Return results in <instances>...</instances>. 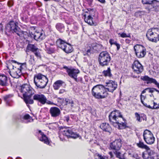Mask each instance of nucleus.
Masks as SVG:
<instances>
[{
	"label": "nucleus",
	"instance_id": "obj_1",
	"mask_svg": "<svg viewBox=\"0 0 159 159\" xmlns=\"http://www.w3.org/2000/svg\"><path fill=\"white\" fill-rule=\"evenodd\" d=\"M91 93L95 98L98 99L104 98L108 95L106 88L102 85H97L94 86L92 89Z\"/></svg>",
	"mask_w": 159,
	"mask_h": 159
},
{
	"label": "nucleus",
	"instance_id": "obj_2",
	"mask_svg": "<svg viewBox=\"0 0 159 159\" xmlns=\"http://www.w3.org/2000/svg\"><path fill=\"white\" fill-rule=\"evenodd\" d=\"M48 82L47 78L41 74H38L34 75V83L36 86L37 89L44 88Z\"/></svg>",
	"mask_w": 159,
	"mask_h": 159
},
{
	"label": "nucleus",
	"instance_id": "obj_3",
	"mask_svg": "<svg viewBox=\"0 0 159 159\" xmlns=\"http://www.w3.org/2000/svg\"><path fill=\"white\" fill-rule=\"evenodd\" d=\"M17 63L18 65L15 67L13 66L12 69L9 72L10 75L14 78H19L22 75V71L26 68V63Z\"/></svg>",
	"mask_w": 159,
	"mask_h": 159
},
{
	"label": "nucleus",
	"instance_id": "obj_4",
	"mask_svg": "<svg viewBox=\"0 0 159 159\" xmlns=\"http://www.w3.org/2000/svg\"><path fill=\"white\" fill-rule=\"evenodd\" d=\"M146 36L148 39L152 42L156 43L159 41V28H152L148 29Z\"/></svg>",
	"mask_w": 159,
	"mask_h": 159
},
{
	"label": "nucleus",
	"instance_id": "obj_5",
	"mask_svg": "<svg viewBox=\"0 0 159 159\" xmlns=\"http://www.w3.org/2000/svg\"><path fill=\"white\" fill-rule=\"evenodd\" d=\"M98 60L100 66L103 67L108 65L111 60V57L108 52L103 51L100 53Z\"/></svg>",
	"mask_w": 159,
	"mask_h": 159
},
{
	"label": "nucleus",
	"instance_id": "obj_6",
	"mask_svg": "<svg viewBox=\"0 0 159 159\" xmlns=\"http://www.w3.org/2000/svg\"><path fill=\"white\" fill-rule=\"evenodd\" d=\"M20 90L23 97H30L34 94V89L29 84H22L20 86Z\"/></svg>",
	"mask_w": 159,
	"mask_h": 159
},
{
	"label": "nucleus",
	"instance_id": "obj_7",
	"mask_svg": "<svg viewBox=\"0 0 159 159\" xmlns=\"http://www.w3.org/2000/svg\"><path fill=\"white\" fill-rule=\"evenodd\" d=\"M136 57L138 58L144 57L146 53L145 48L142 45L136 44L134 47Z\"/></svg>",
	"mask_w": 159,
	"mask_h": 159
},
{
	"label": "nucleus",
	"instance_id": "obj_8",
	"mask_svg": "<svg viewBox=\"0 0 159 159\" xmlns=\"http://www.w3.org/2000/svg\"><path fill=\"white\" fill-rule=\"evenodd\" d=\"M33 99L43 105L45 103L50 105L54 104L52 102L47 100L46 97L43 94L41 93L34 94L33 97Z\"/></svg>",
	"mask_w": 159,
	"mask_h": 159
},
{
	"label": "nucleus",
	"instance_id": "obj_9",
	"mask_svg": "<svg viewBox=\"0 0 159 159\" xmlns=\"http://www.w3.org/2000/svg\"><path fill=\"white\" fill-rule=\"evenodd\" d=\"M143 137L144 140L148 144H152L154 143L155 138L150 131L145 130L143 132Z\"/></svg>",
	"mask_w": 159,
	"mask_h": 159
},
{
	"label": "nucleus",
	"instance_id": "obj_10",
	"mask_svg": "<svg viewBox=\"0 0 159 159\" xmlns=\"http://www.w3.org/2000/svg\"><path fill=\"white\" fill-rule=\"evenodd\" d=\"M142 157L143 159H159V155L153 152L150 149L143 152Z\"/></svg>",
	"mask_w": 159,
	"mask_h": 159
},
{
	"label": "nucleus",
	"instance_id": "obj_11",
	"mask_svg": "<svg viewBox=\"0 0 159 159\" xmlns=\"http://www.w3.org/2000/svg\"><path fill=\"white\" fill-rule=\"evenodd\" d=\"M63 68L66 69V72L71 78L74 79L76 81H77V75L80 73L79 70L78 69L68 68L66 66H64Z\"/></svg>",
	"mask_w": 159,
	"mask_h": 159
},
{
	"label": "nucleus",
	"instance_id": "obj_12",
	"mask_svg": "<svg viewBox=\"0 0 159 159\" xmlns=\"http://www.w3.org/2000/svg\"><path fill=\"white\" fill-rule=\"evenodd\" d=\"M106 86L107 88H106V90H107L108 91L113 92L117 87V84L116 82L115 81L111 80H107L106 83Z\"/></svg>",
	"mask_w": 159,
	"mask_h": 159
},
{
	"label": "nucleus",
	"instance_id": "obj_13",
	"mask_svg": "<svg viewBox=\"0 0 159 159\" xmlns=\"http://www.w3.org/2000/svg\"><path fill=\"white\" fill-rule=\"evenodd\" d=\"M132 68L134 72L138 74L141 73L143 70V66L138 60H135L134 61Z\"/></svg>",
	"mask_w": 159,
	"mask_h": 159
},
{
	"label": "nucleus",
	"instance_id": "obj_14",
	"mask_svg": "<svg viewBox=\"0 0 159 159\" xmlns=\"http://www.w3.org/2000/svg\"><path fill=\"white\" fill-rule=\"evenodd\" d=\"M121 140L119 139L116 140L111 143L110 144V147L111 149L116 151L119 150L121 146Z\"/></svg>",
	"mask_w": 159,
	"mask_h": 159
},
{
	"label": "nucleus",
	"instance_id": "obj_15",
	"mask_svg": "<svg viewBox=\"0 0 159 159\" xmlns=\"http://www.w3.org/2000/svg\"><path fill=\"white\" fill-rule=\"evenodd\" d=\"M30 34L31 37L34 38L35 40L37 41L41 40L45 37L44 34L43 33L36 31L34 34L32 32H30Z\"/></svg>",
	"mask_w": 159,
	"mask_h": 159
},
{
	"label": "nucleus",
	"instance_id": "obj_16",
	"mask_svg": "<svg viewBox=\"0 0 159 159\" xmlns=\"http://www.w3.org/2000/svg\"><path fill=\"white\" fill-rule=\"evenodd\" d=\"M61 132H62L63 135L74 139H76L80 137L79 134L73 132L71 130L65 129L63 131H61Z\"/></svg>",
	"mask_w": 159,
	"mask_h": 159
},
{
	"label": "nucleus",
	"instance_id": "obj_17",
	"mask_svg": "<svg viewBox=\"0 0 159 159\" xmlns=\"http://www.w3.org/2000/svg\"><path fill=\"white\" fill-rule=\"evenodd\" d=\"M86 14L84 13L83 18L84 19L85 21L90 25L93 24V19L90 12L88 11L86 12Z\"/></svg>",
	"mask_w": 159,
	"mask_h": 159
},
{
	"label": "nucleus",
	"instance_id": "obj_18",
	"mask_svg": "<svg viewBox=\"0 0 159 159\" xmlns=\"http://www.w3.org/2000/svg\"><path fill=\"white\" fill-rule=\"evenodd\" d=\"M38 137L40 141L43 142L47 144H49V142L48 139L43 133L40 130L38 131Z\"/></svg>",
	"mask_w": 159,
	"mask_h": 159
},
{
	"label": "nucleus",
	"instance_id": "obj_19",
	"mask_svg": "<svg viewBox=\"0 0 159 159\" xmlns=\"http://www.w3.org/2000/svg\"><path fill=\"white\" fill-rule=\"evenodd\" d=\"M141 79L143 81H147V84L152 83L154 84L159 89V83L157 82L155 79L150 78L146 75L141 77Z\"/></svg>",
	"mask_w": 159,
	"mask_h": 159
},
{
	"label": "nucleus",
	"instance_id": "obj_20",
	"mask_svg": "<svg viewBox=\"0 0 159 159\" xmlns=\"http://www.w3.org/2000/svg\"><path fill=\"white\" fill-rule=\"evenodd\" d=\"M109 119H116L119 118H122L123 119L122 115L118 111H112L109 116Z\"/></svg>",
	"mask_w": 159,
	"mask_h": 159
},
{
	"label": "nucleus",
	"instance_id": "obj_21",
	"mask_svg": "<svg viewBox=\"0 0 159 159\" xmlns=\"http://www.w3.org/2000/svg\"><path fill=\"white\" fill-rule=\"evenodd\" d=\"M50 113L51 116L54 117L58 116L60 114V111L57 107H52L50 109Z\"/></svg>",
	"mask_w": 159,
	"mask_h": 159
},
{
	"label": "nucleus",
	"instance_id": "obj_22",
	"mask_svg": "<svg viewBox=\"0 0 159 159\" xmlns=\"http://www.w3.org/2000/svg\"><path fill=\"white\" fill-rule=\"evenodd\" d=\"M7 78L5 75H0V85L2 86H5L7 85Z\"/></svg>",
	"mask_w": 159,
	"mask_h": 159
},
{
	"label": "nucleus",
	"instance_id": "obj_23",
	"mask_svg": "<svg viewBox=\"0 0 159 159\" xmlns=\"http://www.w3.org/2000/svg\"><path fill=\"white\" fill-rule=\"evenodd\" d=\"M67 43L61 39H59L57 40L56 41V44L57 46L63 49L64 48V47L66 46Z\"/></svg>",
	"mask_w": 159,
	"mask_h": 159
},
{
	"label": "nucleus",
	"instance_id": "obj_24",
	"mask_svg": "<svg viewBox=\"0 0 159 159\" xmlns=\"http://www.w3.org/2000/svg\"><path fill=\"white\" fill-rule=\"evenodd\" d=\"M100 127L103 131L106 132L110 133L111 131V129L108 124L102 123L100 125Z\"/></svg>",
	"mask_w": 159,
	"mask_h": 159
},
{
	"label": "nucleus",
	"instance_id": "obj_25",
	"mask_svg": "<svg viewBox=\"0 0 159 159\" xmlns=\"http://www.w3.org/2000/svg\"><path fill=\"white\" fill-rule=\"evenodd\" d=\"M64 83V82L62 80H58L57 81L53 84L54 89L55 90L58 89Z\"/></svg>",
	"mask_w": 159,
	"mask_h": 159
},
{
	"label": "nucleus",
	"instance_id": "obj_26",
	"mask_svg": "<svg viewBox=\"0 0 159 159\" xmlns=\"http://www.w3.org/2000/svg\"><path fill=\"white\" fill-rule=\"evenodd\" d=\"M62 50L66 53H69L72 51L73 48L70 44L67 43L64 48H63Z\"/></svg>",
	"mask_w": 159,
	"mask_h": 159
},
{
	"label": "nucleus",
	"instance_id": "obj_27",
	"mask_svg": "<svg viewBox=\"0 0 159 159\" xmlns=\"http://www.w3.org/2000/svg\"><path fill=\"white\" fill-rule=\"evenodd\" d=\"M18 25V23L17 22H15L13 21H11L7 25V27L10 28L11 30H12L17 26Z\"/></svg>",
	"mask_w": 159,
	"mask_h": 159
},
{
	"label": "nucleus",
	"instance_id": "obj_28",
	"mask_svg": "<svg viewBox=\"0 0 159 159\" xmlns=\"http://www.w3.org/2000/svg\"><path fill=\"white\" fill-rule=\"evenodd\" d=\"M102 75L105 77H111L112 76V74L111 72L110 68L108 67L107 70H104L102 72Z\"/></svg>",
	"mask_w": 159,
	"mask_h": 159
},
{
	"label": "nucleus",
	"instance_id": "obj_29",
	"mask_svg": "<svg viewBox=\"0 0 159 159\" xmlns=\"http://www.w3.org/2000/svg\"><path fill=\"white\" fill-rule=\"evenodd\" d=\"M38 49L34 45L30 44H28L27 47V50L31 51L33 53Z\"/></svg>",
	"mask_w": 159,
	"mask_h": 159
},
{
	"label": "nucleus",
	"instance_id": "obj_30",
	"mask_svg": "<svg viewBox=\"0 0 159 159\" xmlns=\"http://www.w3.org/2000/svg\"><path fill=\"white\" fill-rule=\"evenodd\" d=\"M56 29L60 32H63L65 30L64 25L61 23H57L56 25Z\"/></svg>",
	"mask_w": 159,
	"mask_h": 159
},
{
	"label": "nucleus",
	"instance_id": "obj_31",
	"mask_svg": "<svg viewBox=\"0 0 159 159\" xmlns=\"http://www.w3.org/2000/svg\"><path fill=\"white\" fill-rule=\"evenodd\" d=\"M30 97H25L24 98V101L26 103L27 105L29 107V104H32L34 103L33 99H30L29 98Z\"/></svg>",
	"mask_w": 159,
	"mask_h": 159
},
{
	"label": "nucleus",
	"instance_id": "obj_32",
	"mask_svg": "<svg viewBox=\"0 0 159 159\" xmlns=\"http://www.w3.org/2000/svg\"><path fill=\"white\" fill-rule=\"evenodd\" d=\"M12 30H13L14 32L19 36H21L23 34L22 32L18 26H17L15 29H13Z\"/></svg>",
	"mask_w": 159,
	"mask_h": 159
},
{
	"label": "nucleus",
	"instance_id": "obj_33",
	"mask_svg": "<svg viewBox=\"0 0 159 159\" xmlns=\"http://www.w3.org/2000/svg\"><path fill=\"white\" fill-rule=\"evenodd\" d=\"M12 30H13L14 32L19 36H21L23 34L22 32L18 26H17L15 29H13Z\"/></svg>",
	"mask_w": 159,
	"mask_h": 159
},
{
	"label": "nucleus",
	"instance_id": "obj_34",
	"mask_svg": "<svg viewBox=\"0 0 159 159\" xmlns=\"http://www.w3.org/2000/svg\"><path fill=\"white\" fill-rule=\"evenodd\" d=\"M137 146L139 148H144L148 151L150 150V148L146 145H145L143 142H140L139 143H137Z\"/></svg>",
	"mask_w": 159,
	"mask_h": 159
},
{
	"label": "nucleus",
	"instance_id": "obj_35",
	"mask_svg": "<svg viewBox=\"0 0 159 159\" xmlns=\"http://www.w3.org/2000/svg\"><path fill=\"white\" fill-rule=\"evenodd\" d=\"M151 5L152 7L153 10H154L155 11H158L159 9V3L154 2L152 3ZM151 9H152V8H151Z\"/></svg>",
	"mask_w": 159,
	"mask_h": 159
},
{
	"label": "nucleus",
	"instance_id": "obj_36",
	"mask_svg": "<svg viewBox=\"0 0 159 159\" xmlns=\"http://www.w3.org/2000/svg\"><path fill=\"white\" fill-rule=\"evenodd\" d=\"M12 96L11 95H8L5 96L4 97V99L5 101L6 102L7 104L8 105H10L9 102L11 101L10 98Z\"/></svg>",
	"mask_w": 159,
	"mask_h": 159
},
{
	"label": "nucleus",
	"instance_id": "obj_37",
	"mask_svg": "<svg viewBox=\"0 0 159 159\" xmlns=\"http://www.w3.org/2000/svg\"><path fill=\"white\" fill-rule=\"evenodd\" d=\"M29 64L34 65L35 63L34 56L33 55H30V59L29 61Z\"/></svg>",
	"mask_w": 159,
	"mask_h": 159
},
{
	"label": "nucleus",
	"instance_id": "obj_38",
	"mask_svg": "<svg viewBox=\"0 0 159 159\" xmlns=\"http://www.w3.org/2000/svg\"><path fill=\"white\" fill-rule=\"evenodd\" d=\"M40 50L38 49L34 52H33L35 56L38 58L41 59V56L40 52Z\"/></svg>",
	"mask_w": 159,
	"mask_h": 159
},
{
	"label": "nucleus",
	"instance_id": "obj_39",
	"mask_svg": "<svg viewBox=\"0 0 159 159\" xmlns=\"http://www.w3.org/2000/svg\"><path fill=\"white\" fill-rule=\"evenodd\" d=\"M114 153L115 154L116 157L120 159H125L124 156L123 154H121L119 152L117 151H115L114 152Z\"/></svg>",
	"mask_w": 159,
	"mask_h": 159
},
{
	"label": "nucleus",
	"instance_id": "obj_40",
	"mask_svg": "<svg viewBox=\"0 0 159 159\" xmlns=\"http://www.w3.org/2000/svg\"><path fill=\"white\" fill-rule=\"evenodd\" d=\"M45 46L46 48V50L47 51L48 53L51 54L54 52L55 49L54 48L51 47H47L46 45Z\"/></svg>",
	"mask_w": 159,
	"mask_h": 159
},
{
	"label": "nucleus",
	"instance_id": "obj_41",
	"mask_svg": "<svg viewBox=\"0 0 159 159\" xmlns=\"http://www.w3.org/2000/svg\"><path fill=\"white\" fill-rule=\"evenodd\" d=\"M112 120H109L111 124L115 127L118 129L119 123L116 121V120H113L115 121H112Z\"/></svg>",
	"mask_w": 159,
	"mask_h": 159
},
{
	"label": "nucleus",
	"instance_id": "obj_42",
	"mask_svg": "<svg viewBox=\"0 0 159 159\" xmlns=\"http://www.w3.org/2000/svg\"><path fill=\"white\" fill-rule=\"evenodd\" d=\"M142 2L143 4L151 5L153 3V0H142Z\"/></svg>",
	"mask_w": 159,
	"mask_h": 159
},
{
	"label": "nucleus",
	"instance_id": "obj_43",
	"mask_svg": "<svg viewBox=\"0 0 159 159\" xmlns=\"http://www.w3.org/2000/svg\"><path fill=\"white\" fill-rule=\"evenodd\" d=\"M118 34L120 35V36L123 38L127 37L130 38L131 37L130 34H127L125 33H119Z\"/></svg>",
	"mask_w": 159,
	"mask_h": 159
},
{
	"label": "nucleus",
	"instance_id": "obj_44",
	"mask_svg": "<svg viewBox=\"0 0 159 159\" xmlns=\"http://www.w3.org/2000/svg\"><path fill=\"white\" fill-rule=\"evenodd\" d=\"M94 157L96 159H105L104 157L102 156V155L98 153L95 154Z\"/></svg>",
	"mask_w": 159,
	"mask_h": 159
},
{
	"label": "nucleus",
	"instance_id": "obj_45",
	"mask_svg": "<svg viewBox=\"0 0 159 159\" xmlns=\"http://www.w3.org/2000/svg\"><path fill=\"white\" fill-rule=\"evenodd\" d=\"M65 102H66V104H70L71 105V107H73L74 102L71 99H66Z\"/></svg>",
	"mask_w": 159,
	"mask_h": 159
},
{
	"label": "nucleus",
	"instance_id": "obj_46",
	"mask_svg": "<svg viewBox=\"0 0 159 159\" xmlns=\"http://www.w3.org/2000/svg\"><path fill=\"white\" fill-rule=\"evenodd\" d=\"M126 124L125 123H122L119 124V126L118 129H122L125 128L126 126Z\"/></svg>",
	"mask_w": 159,
	"mask_h": 159
},
{
	"label": "nucleus",
	"instance_id": "obj_47",
	"mask_svg": "<svg viewBox=\"0 0 159 159\" xmlns=\"http://www.w3.org/2000/svg\"><path fill=\"white\" fill-rule=\"evenodd\" d=\"M146 90H147L148 91L149 93H153L155 90L157 91V90L156 89H155L153 88H147L146 89Z\"/></svg>",
	"mask_w": 159,
	"mask_h": 159
},
{
	"label": "nucleus",
	"instance_id": "obj_48",
	"mask_svg": "<svg viewBox=\"0 0 159 159\" xmlns=\"http://www.w3.org/2000/svg\"><path fill=\"white\" fill-rule=\"evenodd\" d=\"M141 102L142 103L145 107H148V108H152L149 105H148L146 103H144V102L143 101V100L142 99V97H141Z\"/></svg>",
	"mask_w": 159,
	"mask_h": 159
},
{
	"label": "nucleus",
	"instance_id": "obj_49",
	"mask_svg": "<svg viewBox=\"0 0 159 159\" xmlns=\"http://www.w3.org/2000/svg\"><path fill=\"white\" fill-rule=\"evenodd\" d=\"M24 119H32L31 117L28 114L25 115L24 116Z\"/></svg>",
	"mask_w": 159,
	"mask_h": 159
},
{
	"label": "nucleus",
	"instance_id": "obj_50",
	"mask_svg": "<svg viewBox=\"0 0 159 159\" xmlns=\"http://www.w3.org/2000/svg\"><path fill=\"white\" fill-rule=\"evenodd\" d=\"M153 105L152 107V109H157L158 108V105L156 103H155L154 102H153Z\"/></svg>",
	"mask_w": 159,
	"mask_h": 159
},
{
	"label": "nucleus",
	"instance_id": "obj_51",
	"mask_svg": "<svg viewBox=\"0 0 159 159\" xmlns=\"http://www.w3.org/2000/svg\"><path fill=\"white\" fill-rule=\"evenodd\" d=\"M86 2H87L88 4L89 5L91 6L92 5L93 0H85Z\"/></svg>",
	"mask_w": 159,
	"mask_h": 159
},
{
	"label": "nucleus",
	"instance_id": "obj_52",
	"mask_svg": "<svg viewBox=\"0 0 159 159\" xmlns=\"http://www.w3.org/2000/svg\"><path fill=\"white\" fill-rule=\"evenodd\" d=\"M114 43V44H115L116 46L117 50H118L120 48V45L119 44L117 43V42H115V43Z\"/></svg>",
	"mask_w": 159,
	"mask_h": 159
},
{
	"label": "nucleus",
	"instance_id": "obj_53",
	"mask_svg": "<svg viewBox=\"0 0 159 159\" xmlns=\"http://www.w3.org/2000/svg\"><path fill=\"white\" fill-rule=\"evenodd\" d=\"M135 116L137 118V119H140L141 117L140 116L139 114L138 113L136 112L135 113Z\"/></svg>",
	"mask_w": 159,
	"mask_h": 159
},
{
	"label": "nucleus",
	"instance_id": "obj_54",
	"mask_svg": "<svg viewBox=\"0 0 159 159\" xmlns=\"http://www.w3.org/2000/svg\"><path fill=\"white\" fill-rule=\"evenodd\" d=\"M109 42L111 44H114V43H115V42H114V40L111 39L110 40Z\"/></svg>",
	"mask_w": 159,
	"mask_h": 159
},
{
	"label": "nucleus",
	"instance_id": "obj_55",
	"mask_svg": "<svg viewBox=\"0 0 159 159\" xmlns=\"http://www.w3.org/2000/svg\"><path fill=\"white\" fill-rule=\"evenodd\" d=\"M65 92V90L63 89H61L59 90V93L62 94L63 93Z\"/></svg>",
	"mask_w": 159,
	"mask_h": 159
},
{
	"label": "nucleus",
	"instance_id": "obj_56",
	"mask_svg": "<svg viewBox=\"0 0 159 159\" xmlns=\"http://www.w3.org/2000/svg\"><path fill=\"white\" fill-rule=\"evenodd\" d=\"M131 42L130 40L129 39H125V42L126 43H129Z\"/></svg>",
	"mask_w": 159,
	"mask_h": 159
},
{
	"label": "nucleus",
	"instance_id": "obj_57",
	"mask_svg": "<svg viewBox=\"0 0 159 159\" xmlns=\"http://www.w3.org/2000/svg\"><path fill=\"white\" fill-rule=\"evenodd\" d=\"M76 116L74 115H70V118L71 119H76Z\"/></svg>",
	"mask_w": 159,
	"mask_h": 159
},
{
	"label": "nucleus",
	"instance_id": "obj_58",
	"mask_svg": "<svg viewBox=\"0 0 159 159\" xmlns=\"http://www.w3.org/2000/svg\"><path fill=\"white\" fill-rule=\"evenodd\" d=\"M109 154L110 156V158H112L113 157V155L112 152H109Z\"/></svg>",
	"mask_w": 159,
	"mask_h": 159
},
{
	"label": "nucleus",
	"instance_id": "obj_59",
	"mask_svg": "<svg viewBox=\"0 0 159 159\" xmlns=\"http://www.w3.org/2000/svg\"><path fill=\"white\" fill-rule=\"evenodd\" d=\"M98 1L102 3H104L105 2V0H98Z\"/></svg>",
	"mask_w": 159,
	"mask_h": 159
},
{
	"label": "nucleus",
	"instance_id": "obj_60",
	"mask_svg": "<svg viewBox=\"0 0 159 159\" xmlns=\"http://www.w3.org/2000/svg\"><path fill=\"white\" fill-rule=\"evenodd\" d=\"M153 2H155L156 3H158V2H159V0H153Z\"/></svg>",
	"mask_w": 159,
	"mask_h": 159
},
{
	"label": "nucleus",
	"instance_id": "obj_61",
	"mask_svg": "<svg viewBox=\"0 0 159 159\" xmlns=\"http://www.w3.org/2000/svg\"><path fill=\"white\" fill-rule=\"evenodd\" d=\"M141 97H142V99L143 100L145 99V97L143 96V95H141Z\"/></svg>",
	"mask_w": 159,
	"mask_h": 159
},
{
	"label": "nucleus",
	"instance_id": "obj_62",
	"mask_svg": "<svg viewBox=\"0 0 159 159\" xmlns=\"http://www.w3.org/2000/svg\"><path fill=\"white\" fill-rule=\"evenodd\" d=\"M146 90V89H145L144 90H143L142 92V93H145L146 92V90Z\"/></svg>",
	"mask_w": 159,
	"mask_h": 159
},
{
	"label": "nucleus",
	"instance_id": "obj_63",
	"mask_svg": "<svg viewBox=\"0 0 159 159\" xmlns=\"http://www.w3.org/2000/svg\"><path fill=\"white\" fill-rule=\"evenodd\" d=\"M142 115H143V117H145V115L144 114H142Z\"/></svg>",
	"mask_w": 159,
	"mask_h": 159
},
{
	"label": "nucleus",
	"instance_id": "obj_64",
	"mask_svg": "<svg viewBox=\"0 0 159 159\" xmlns=\"http://www.w3.org/2000/svg\"><path fill=\"white\" fill-rule=\"evenodd\" d=\"M158 108H159V103L158 104Z\"/></svg>",
	"mask_w": 159,
	"mask_h": 159
}]
</instances>
